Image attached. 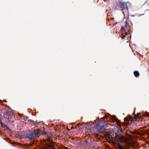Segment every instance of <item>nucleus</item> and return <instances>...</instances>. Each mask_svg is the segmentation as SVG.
I'll list each match as a JSON object with an SVG mask.
<instances>
[{
	"instance_id": "nucleus-1",
	"label": "nucleus",
	"mask_w": 149,
	"mask_h": 149,
	"mask_svg": "<svg viewBox=\"0 0 149 149\" xmlns=\"http://www.w3.org/2000/svg\"><path fill=\"white\" fill-rule=\"evenodd\" d=\"M104 135L106 140L113 143H114L116 142V144L117 145L118 149H125L119 143L121 140L120 138L118 136H116V134L114 136V133L113 132L108 133L107 132H105Z\"/></svg>"
},
{
	"instance_id": "nucleus-2",
	"label": "nucleus",
	"mask_w": 149,
	"mask_h": 149,
	"mask_svg": "<svg viewBox=\"0 0 149 149\" xmlns=\"http://www.w3.org/2000/svg\"><path fill=\"white\" fill-rule=\"evenodd\" d=\"M40 130H39L33 131L30 134H26L25 135V137L28 139L30 141H32L38 138L40 135Z\"/></svg>"
},
{
	"instance_id": "nucleus-3",
	"label": "nucleus",
	"mask_w": 149,
	"mask_h": 149,
	"mask_svg": "<svg viewBox=\"0 0 149 149\" xmlns=\"http://www.w3.org/2000/svg\"><path fill=\"white\" fill-rule=\"evenodd\" d=\"M135 112H134L133 113V116H132L130 115L124 118V120L125 121V123L127 125H130L132 122L131 120V119H137L140 120L141 117L140 116H138L137 115L135 114Z\"/></svg>"
},
{
	"instance_id": "nucleus-4",
	"label": "nucleus",
	"mask_w": 149,
	"mask_h": 149,
	"mask_svg": "<svg viewBox=\"0 0 149 149\" xmlns=\"http://www.w3.org/2000/svg\"><path fill=\"white\" fill-rule=\"evenodd\" d=\"M117 8L118 10H123V9H127L128 10V8L127 3L121 0H119L117 5Z\"/></svg>"
},
{
	"instance_id": "nucleus-5",
	"label": "nucleus",
	"mask_w": 149,
	"mask_h": 149,
	"mask_svg": "<svg viewBox=\"0 0 149 149\" xmlns=\"http://www.w3.org/2000/svg\"><path fill=\"white\" fill-rule=\"evenodd\" d=\"M109 124L104 123V125L100 126V129H99L98 127H97V130L99 131V132L100 133H102V134H103L102 130L104 131H106L108 129V128H106V126Z\"/></svg>"
},
{
	"instance_id": "nucleus-6",
	"label": "nucleus",
	"mask_w": 149,
	"mask_h": 149,
	"mask_svg": "<svg viewBox=\"0 0 149 149\" xmlns=\"http://www.w3.org/2000/svg\"><path fill=\"white\" fill-rule=\"evenodd\" d=\"M7 114L8 116V122H10V121H13L11 120L15 118V116L13 112L12 111L10 112H7Z\"/></svg>"
},
{
	"instance_id": "nucleus-7",
	"label": "nucleus",
	"mask_w": 149,
	"mask_h": 149,
	"mask_svg": "<svg viewBox=\"0 0 149 149\" xmlns=\"http://www.w3.org/2000/svg\"><path fill=\"white\" fill-rule=\"evenodd\" d=\"M129 33H128L127 32H125L121 35V37L124 40H127L129 38Z\"/></svg>"
},
{
	"instance_id": "nucleus-8",
	"label": "nucleus",
	"mask_w": 149,
	"mask_h": 149,
	"mask_svg": "<svg viewBox=\"0 0 149 149\" xmlns=\"http://www.w3.org/2000/svg\"><path fill=\"white\" fill-rule=\"evenodd\" d=\"M5 109L6 110V113H7V112H12L11 109L10 107L8 106H5Z\"/></svg>"
},
{
	"instance_id": "nucleus-9",
	"label": "nucleus",
	"mask_w": 149,
	"mask_h": 149,
	"mask_svg": "<svg viewBox=\"0 0 149 149\" xmlns=\"http://www.w3.org/2000/svg\"><path fill=\"white\" fill-rule=\"evenodd\" d=\"M134 76L136 77L139 76V72L137 71H134Z\"/></svg>"
},
{
	"instance_id": "nucleus-10",
	"label": "nucleus",
	"mask_w": 149,
	"mask_h": 149,
	"mask_svg": "<svg viewBox=\"0 0 149 149\" xmlns=\"http://www.w3.org/2000/svg\"><path fill=\"white\" fill-rule=\"evenodd\" d=\"M85 142L87 144V145L88 146H89L91 145V142H88L86 140L85 141Z\"/></svg>"
},
{
	"instance_id": "nucleus-11",
	"label": "nucleus",
	"mask_w": 149,
	"mask_h": 149,
	"mask_svg": "<svg viewBox=\"0 0 149 149\" xmlns=\"http://www.w3.org/2000/svg\"><path fill=\"white\" fill-rule=\"evenodd\" d=\"M48 147H49V148H54V146H53V145H52V144H49V145H48Z\"/></svg>"
},
{
	"instance_id": "nucleus-12",
	"label": "nucleus",
	"mask_w": 149,
	"mask_h": 149,
	"mask_svg": "<svg viewBox=\"0 0 149 149\" xmlns=\"http://www.w3.org/2000/svg\"><path fill=\"white\" fill-rule=\"evenodd\" d=\"M115 120H118V119L117 118H115Z\"/></svg>"
},
{
	"instance_id": "nucleus-13",
	"label": "nucleus",
	"mask_w": 149,
	"mask_h": 149,
	"mask_svg": "<svg viewBox=\"0 0 149 149\" xmlns=\"http://www.w3.org/2000/svg\"><path fill=\"white\" fill-rule=\"evenodd\" d=\"M117 124H118V125H119L118 124V122H117Z\"/></svg>"
}]
</instances>
